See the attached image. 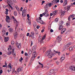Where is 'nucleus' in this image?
<instances>
[{
    "label": "nucleus",
    "mask_w": 75,
    "mask_h": 75,
    "mask_svg": "<svg viewBox=\"0 0 75 75\" xmlns=\"http://www.w3.org/2000/svg\"><path fill=\"white\" fill-rule=\"evenodd\" d=\"M51 50H50V51H48L46 52V55L47 56H48L49 58H51L53 55H54V54L52 53Z\"/></svg>",
    "instance_id": "nucleus-1"
},
{
    "label": "nucleus",
    "mask_w": 75,
    "mask_h": 75,
    "mask_svg": "<svg viewBox=\"0 0 75 75\" xmlns=\"http://www.w3.org/2000/svg\"><path fill=\"white\" fill-rule=\"evenodd\" d=\"M12 18H13L14 22L17 23L16 24V27H18V24H19L18 22L17 21L16 18H15L14 16H12Z\"/></svg>",
    "instance_id": "nucleus-2"
},
{
    "label": "nucleus",
    "mask_w": 75,
    "mask_h": 75,
    "mask_svg": "<svg viewBox=\"0 0 75 75\" xmlns=\"http://www.w3.org/2000/svg\"><path fill=\"white\" fill-rule=\"evenodd\" d=\"M71 45V43H69V44L66 45L65 46V47L64 48V50H68V48L69 47V45Z\"/></svg>",
    "instance_id": "nucleus-3"
},
{
    "label": "nucleus",
    "mask_w": 75,
    "mask_h": 75,
    "mask_svg": "<svg viewBox=\"0 0 75 75\" xmlns=\"http://www.w3.org/2000/svg\"><path fill=\"white\" fill-rule=\"evenodd\" d=\"M61 36H59L57 38V40L58 42H59L61 41Z\"/></svg>",
    "instance_id": "nucleus-4"
},
{
    "label": "nucleus",
    "mask_w": 75,
    "mask_h": 75,
    "mask_svg": "<svg viewBox=\"0 0 75 75\" xmlns=\"http://www.w3.org/2000/svg\"><path fill=\"white\" fill-rule=\"evenodd\" d=\"M16 46H17L18 48V49H20V48H21V45L19 43H18V42H16Z\"/></svg>",
    "instance_id": "nucleus-5"
},
{
    "label": "nucleus",
    "mask_w": 75,
    "mask_h": 75,
    "mask_svg": "<svg viewBox=\"0 0 75 75\" xmlns=\"http://www.w3.org/2000/svg\"><path fill=\"white\" fill-rule=\"evenodd\" d=\"M66 30L65 28H63L61 31V34H63L64 33L65 31H66Z\"/></svg>",
    "instance_id": "nucleus-6"
},
{
    "label": "nucleus",
    "mask_w": 75,
    "mask_h": 75,
    "mask_svg": "<svg viewBox=\"0 0 75 75\" xmlns=\"http://www.w3.org/2000/svg\"><path fill=\"white\" fill-rule=\"evenodd\" d=\"M70 69H71V70H73L74 71H75V67L72 66H70L69 67Z\"/></svg>",
    "instance_id": "nucleus-7"
},
{
    "label": "nucleus",
    "mask_w": 75,
    "mask_h": 75,
    "mask_svg": "<svg viewBox=\"0 0 75 75\" xmlns=\"http://www.w3.org/2000/svg\"><path fill=\"white\" fill-rule=\"evenodd\" d=\"M26 11L25 10H23L22 11V13H23L22 14V16H23L24 14L25 16V15H26Z\"/></svg>",
    "instance_id": "nucleus-8"
},
{
    "label": "nucleus",
    "mask_w": 75,
    "mask_h": 75,
    "mask_svg": "<svg viewBox=\"0 0 75 75\" xmlns=\"http://www.w3.org/2000/svg\"><path fill=\"white\" fill-rule=\"evenodd\" d=\"M43 16H44L45 17H48L49 15L48 13H42Z\"/></svg>",
    "instance_id": "nucleus-9"
},
{
    "label": "nucleus",
    "mask_w": 75,
    "mask_h": 75,
    "mask_svg": "<svg viewBox=\"0 0 75 75\" xmlns=\"http://www.w3.org/2000/svg\"><path fill=\"white\" fill-rule=\"evenodd\" d=\"M67 3H68L67 0H64V2L63 5V6H67Z\"/></svg>",
    "instance_id": "nucleus-10"
},
{
    "label": "nucleus",
    "mask_w": 75,
    "mask_h": 75,
    "mask_svg": "<svg viewBox=\"0 0 75 75\" xmlns=\"http://www.w3.org/2000/svg\"><path fill=\"white\" fill-rule=\"evenodd\" d=\"M46 37V36H45V35H44L42 38V40L40 41V43H42L43 42H42V41L44 40V39H45Z\"/></svg>",
    "instance_id": "nucleus-11"
},
{
    "label": "nucleus",
    "mask_w": 75,
    "mask_h": 75,
    "mask_svg": "<svg viewBox=\"0 0 75 75\" xmlns=\"http://www.w3.org/2000/svg\"><path fill=\"white\" fill-rule=\"evenodd\" d=\"M22 71V67H21L19 68L18 69L17 71L18 72H19L20 71Z\"/></svg>",
    "instance_id": "nucleus-12"
},
{
    "label": "nucleus",
    "mask_w": 75,
    "mask_h": 75,
    "mask_svg": "<svg viewBox=\"0 0 75 75\" xmlns=\"http://www.w3.org/2000/svg\"><path fill=\"white\" fill-rule=\"evenodd\" d=\"M4 40L5 42H7V41H8V38L5 37L4 38Z\"/></svg>",
    "instance_id": "nucleus-13"
},
{
    "label": "nucleus",
    "mask_w": 75,
    "mask_h": 75,
    "mask_svg": "<svg viewBox=\"0 0 75 75\" xmlns=\"http://www.w3.org/2000/svg\"><path fill=\"white\" fill-rule=\"evenodd\" d=\"M17 32H15L14 33L13 35L14 36V38H16V37H17Z\"/></svg>",
    "instance_id": "nucleus-14"
},
{
    "label": "nucleus",
    "mask_w": 75,
    "mask_h": 75,
    "mask_svg": "<svg viewBox=\"0 0 75 75\" xmlns=\"http://www.w3.org/2000/svg\"><path fill=\"white\" fill-rule=\"evenodd\" d=\"M36 48H37V45H35L33 47L32 49H33V50L34 51V50H36Z\"/></svg>",
    "instance_id": "nucleus-15"
},
{
    "label": "nucleus",
    "mask_w": 75,
    "mask_h": 75,
    "mask_svg": "<svg viewBox=\"0 0 75 75\" xmlns=\"http://www.w3.org/2000/svg\"><path fill=\"white\" fill-rule=\"evenodd\" d=\"M10 18L9 16H6V22H8V20H10Z\"/></svg>",
    "instance_id": "nucleus-16"
},
{
    "label": "nucleus",
    "mask_w": 75,
    "mask_h": 75,
    "mask_svg": "<svg viewBox=\"0 0 75 75\" xmlns=\"http://www.w3.org/2000/svg\"><path fill=\"white\" fill-rule=\"evenodd\" d=\"M63 28V26H62V25H60V27L59 28V30H61L62 29V28Z\"/></svg>",
    "instance_id": "nucleus-17"
},
{
    "label": "nucleus",
    "mask_w": 75,
    "mask_h": 75,
    "mask_svg": "<svg viewBox=\"0 0 75 75\" xmlns=\"http://www.w3.org/2000/svg\"><path fill=\"white\" fill-rule=\"evenodd\" d=\"M65 13V12L64 11H62L61 12V16H64Z\"/></svg>",
    "instance_id": "nucleus-18"
},
{
    "label": "nucleus",
    "mask_w": 75,
    "mask_h": 75,
    "mask_svg": "<svg viewBox=\"0 0 75 75\" xmlns=\"http://www.w3.org/2000/svg\"><path fill=\"white\" fill-rule=\"evenodd\" d=\"M9 31H10V32H11V33H12L13 31V28H10L9 29Z\"/></svg>",
    "instance_id": "nucleus-19"
},
{
    "label": "nucleus",
    "mask_w": 75,
    "mask_h": 75,
    "mask_svg": "<svg viewBox=\"0 0 75 75\" xmlns=\"http://www.w3.org/2000/svg\"><path fill=\"white\" fill-rule=\"evenodd\" d=\"M53 15H54V16H55V15H56L57 14V11H55L53 12Z\"/></svg>",
    "instance_id": "nucleus-20"
},
{
    "label": "nucleus",
    "mask_w": 75,
    "mask_h": 75,
    "mask_svg": "<svg viewBox=\"0 0 75 75\" xmlns=\"http://www.w3.org/2000/svg\"><path fill=\"white\" fill-rule=\"evenodd\" d=\"M70 8H71V6H67V11H68V10H70Z\"/></svg>",
    "instance_id": "nucleus-21"
},
{
    "label": "nucleus",
    "mask_w": 75,
    "mask_h": 75,
    "mask_svg": "<svg viewBox=\"0 0 75 75\" xmlns=\"http://www.w3.org/2000/svg\"><path fill=\"white\" fill-rule=\"evenodd\" d=\"M55 71L52 69H51L50 71V73H54Z\"/></svg>",
    "instance_id": "nucleus-22"
},
{
    "label": "nucleus",
    "mask_w": 75,
    "mask_h": 75,
    "mask_svg": "<svg viewBox=\"0 0 75 75\" xmlns=\"http://www.w3.org/2000/svg\"><path fill=\"white\" fill-rule=\"evenodd\" d=\"M36 57V56H33V57L32 58L31 60H32V61L34 60V58H35Z\"/></svg>",
    "instance_id": "nucleus-23"
},
{
    "label": "nucleus",
    "mask_w": 75,
    "mask_h": 75,
    "mask_svg": "<svg viewBox=\"0 0 75 75\" xmlns=\"http://www.w3.org/2000/svg\"><path fill=\"white\" fill-rule=\"evenodd\" d=\"M53 3L54 4H56L57 3V0H54L53 1Z\"/></svg>",
    "instance_id": "nucleus-24"
},
{
    "label": "nucleus",
    "mask_w": 75,
    "mask_h": 75,
    "mask_svg": "<svg viewBox=\"0 0 75 75\" xmlns=\"http://www.w3.org/2000/svg\"><path fill=\"white\" fill-rule=\"evenodd\" d=\"M40 23L42 24H44L45 23L44 22V21H43L42 20L40 21Z\"/></svg>",
    "instance_id": "nucleus-25"
},
{
    "label": "nucleus",
    "mask_w": 75,
    "mask_h": 75,
    "mask_svg": "<svg viewBox=\"0 0 75 75\" xmlns=\"http://www.w3.org/2000/svg\"><path fill=\"white\" fill-rule=\"evenodd\" d=\"M32 53V52L31 50H29L28 52V54H31Z\"/></svg>",
    "instance_id": "nucleus-26"
},
{
    "label": "nucleus",
    "mask_w": 75,
    "mask_h": 75,
    "mask_svg": "<svg viewBox=\"0 0 75 75\" xmlns=\"http://www.w3.org/2000/svg\"><path fill=\"white\" fill-rule=\"evenodd\" d=\"M69 50L70 51H72V50H73V48H72V47H69Z\"/></svg>",
    "instance_id": "nucleus-27"
},
{
    "label": "nucleus",
    "mask_w": 75,
    "mask_h": 75,
    "mask_svg": "<svg viewBox=\"0 0 75 75\" xmlns=\"http://www.w3.org/2000/svg\"><path fill=\"white\" fill-rule=\"evenodd\" d=\"M64 23V22L62 21H61L60 22V25H62L63 24V23Z\"/></svg>",
    "instance_id": "nucleus-28"
},
{
    "label": "nucleus",
    "mask_w": 75,
    "mask_h": 75,
    "mask_svg": "<svg viewBox=\"0 0 75 75\" xmlns=\"http://www.w3.org/2000/svg\"><path fill=\"white\" fill-rule=\"evenodd\" d=\"M8 67L9 68H10V69H11V68H12L11 67V64H9L8 65Z\"/></svg>",
    "instance_id": "nucleus-29"
},
{
    "label": "nucleus",
    "mask_w": 75,
    "mask_h": 75,
    "mask_svg": "<svg viewBox=\"0 0 75 75\" xmlns=\"http://www.w3.org/2000/svg\"><path fill=\"white\" fill-rule=\"evenodd\" d=\"M31 35H32V36H34V32L33 31L31 33Z\"/></svg>",
    "instance_id": "nucleus-30"
},
{
    "label": "nucleus",
    "mask_w": 75,
    "mask_h": 75,
    "mask_svg": "<svg viewBox=\"0 0 75 75\" xmlns=\"http://www.w3.org/2000/svg\"><path fill=\"white\" fill-rule=\"evenodd\" d=\"M14 14L15 16H16L17 15V12L16 11H15L14 12Z\"/></svg>",
    "instance_id": "nucleus-31"
},
{
    "label": "nucleus",
    "mask_w": 75,
    "mask_h": 75,
    "mask_svg": "<svg viewBox=\"0 0 75 75\" xmlns=\"http://www.w3.org/2000/svg\"><path fill=\"white\" fill-rule=\"evenodd\" d=\"M64 59H65V57H62L60 58V60H61V61H63L64 60Z\"/></svg>",
    "instance_id": "nucleus-32"
},
{
    "label": "nucleus",
    "mask_w": 75,
    "mask_h": 75,
    "mask_svg": "<svg viewBox=\"0 0 75 75\" xmlns=\"http://www.w3.org/2000/svg\"><path fill=\"white\" fill-rule=\"evenodd\" d=\"M5 65H4L3 66V67H7V63L6 62L5 63Z\"/></svg>",
    "instance_id": "nucleus-33"
},
{
    "label": "nucleus",
    "mask_w": 75,
    "mask_h": 75,
    "mask_svg": "<svg viewBox=\"0 0 75 75\" xmlns=\"http://www.w3.org/2000/svg\"><path fill=\"white\" fill-rule=\"evenodd\" d=\"M55 52V53H58V55H60V52H58L57 51H54Z\"/></svg>",
    "instance_id": "nucleus-34"
},
{
    "label": "nucleus",
    "mask_w": 75,
    "mask_h": 75,
    "mask_svg": "<svg viewBox=\"0 0 75 75\" xmlns=\"http://www.w3.org/2000/svg\"><path fill=\"white\" fill-rule=\"evenodd\" d=\"M48 7V4H46V6H45V8H46V9H47Z\"/></svg>",
    "instance_id": "nucleus-35"
},
{
    "label": "nucleus",
    "mask_w": 75,
    "mask_h": 75,
    "mask_svg": "<svg viewBox=\"0 0 75 75\" xmlns=\"http://www.w3.org/2000/svg\"><path fill=\"white\" fill-rule=\"evenodd\" d=\"M16 8L17 10V11H18V12L19 13L20 12V9H19V8H18V7L17 8V7H16Z\"/></svg>",
    "instance_id": "nucleus-36"
},
{
    "label": "nucleus",
    "mask_w": 75,
    "mask_h": 75,
    "mask_svg": "<svg viewBox=\"0 0 75 75\" xmlns=\"http://www.w3.org/2000/svg\"><path fill=\"white\" fill-rule=\"evenodd\" d=\"M36 52V51H35L34 52H33V53H32V55H34V56H35V53Z\"/></svg>",
    "instance_id": "nucleus-37"
},
{
    "label": "nucleus",
    "mask_w": 75,
    "mask_h": 75,
    "mask_svg": "<svg viewBox=\"0 0 75 75\" xmlns=\"http://www.w3.org/2000/svg\"><path fill=\"white\" fill-rule=\"evenodd\" d=\"M68 20H69V21H71V17L70 16L68 17Z\"/></svg>",
    "instance_id": "nucleus-38"
},
{
    "label": "nucleus",
    "mask_w": 75,
    "mask_h": 75,
    "mask_svg": "<svg viewBox=\"0 0 75 75\" xmlns=\"http://www.w3.org/2000/svg\"><path fill=\"white\" fill-rule=\"evenodd\" d=\"M48 13V11H47V9H46L45 10V13Z\"/></svg>",
    "instance_id": "nucleus-39"
},
{
    "label": "nucleus",
    "mask_w": 75,
    "mask_h": 75,
    "mask_svg": "<svg viewBox=\"0 0 75 75\" xmlns=\"http://www.w3.org/2000/svg\"><path fill=\"white\" fill-rule=\"evenodd\" d=\"M9 6H10V8H11V10H13V7H12V6H11V5H10V4H9Z\"/></svg>",
    "instance_id": "nucleus-40"
},
{
    "label": "nucleus",
    "mask_w": 75,
    "mask_h": 75,
    "mask_svg": "<svg viewBox=\"0 0 75 75\" xmlns=\"http://www.w3.org/2000/svg\"><path fill=\"white\" fill-rule=\"evenodd\" d=\"M70 17H71V18H73V17H74V15H71L70 16Z\"/></svg>",
    "instance_id": "nucleus-41"
},
{
    "label": "nucleus",
    "mask_w": 75,
    "mask_h": 75,
    "mask_svg": "<svg viewBox=\"0 0 75 75\" xmlns=\"http://www.w3.org/2000/svg\"><path fill=\"white\" fill-rule=\"evenodd\" d=\"M3 73V70H0V75Z\"/></svg>",
    "instance_id": "nucleus-42"
},
{
    "label": "nucleus",
    "mask_w": 75,
    "mask_h": 75,
    "mask_svg": "<svg viewBox=\"0 0 75 75\" xmlns=\"http://www.w3.org/2000/svg\"><path fill=\"white\" fill-rule=\"evenodd\" d=\"M40 27V26L39 25H38L36 26V28L37 29H39V28Z\"/></svg>",
    "instance_id": "nucleus-43"
},
{
    "label": "nucleus",
    "mask_w": 75,
    "mask_h": 75,
    "mask_svg": "<svg viewBox=\"0 0 75 75\" xmlns=\"http://www.w3.org/2000/svg\"><path fill=\"white\" fill-rule=\"evenodd\" d=\"M11 44L12 45H13V44H14V41H12L11 42Z\"/></svg>",
    "instance_id": "nucleus-44"
},
{
    "label": "nucleus",
    "mask_w": 75,
    "mask_h": 75,
    "mask_svg": "<svg viewBox=\"0 0 75 75\" xmlns=\"http://www.w3.org/2000/svg\"><path fill=\"white\" fill-rule=\"evenodd\" d=\"M23 8L22 7H21L20 9V11H23Z\"/></svg>",
    "instance_id": "nucleus-45"
},
{
    "label": "nucleus",
    "mask_w": 75,
    "mask_h": 75,
    "mask_svg": "<svg viewBox=\"0 0 75 75\" xmlns=\"http://www.w3.org/2000/svg\"><path fill=\"white\" fill-rule=\"evenodd\" d=\"M48 4L49 7H51V6H52V4H51V3H50Z\"/></svg>",
    "instance_id": "nucleus-46"
},
{
    "label": "nucleus",
    "mask_w": 75,
    "mask_h": 75,
    "mask_svg": "<svg viewBox=\"0 0 75 75\" xmlns=\"http://www.w3.org/2000/svg\"><path fill=\"white\" fill-rule=\"evenodd\" d=\"M55 21H56V22H57V21H58V19L57 18H56L55 20Z\"/></svg>",
    "instance_id": "nucleus-47"
},
{
    "label": "nucleus",
    "mask_w": 75,
    "mask_h": 75,
    "mask_svg": "<svg viewBox=\"0 0 75 75\" xmlns=\"http://www.w3.org/2000/svg\"><path fill=\"white\" fill-rule=\"evenodd\" d=\"M25 56H28V53L26 52L25 53Z\"/></svg>",
    "instance_id": "nucleus-48"
},
{
    "label": "nucleus",
    "mask_w": 75,
    "mask_h": 75,
    "mask_svg": "<svg viewBox=\"0 0 75 75\" xmlns=\"http://www.w3.org/2000/svg\"><path fill=\"white\" fill-rule=\"evenodd\" d=\"M8 55H10L11 54V52H8Z\"/></svg>",
    "instance_id": "nucleus-49"
},
{
    "label": "nucleus",
    "mask_w": 75,
    "mask_h": 75,
    "mask_svg": "<svg viewBox=\"0 0 75 75\" xmlns=\"http://www.w3.org/2000/svg\"><path fill=\"white\" fill-rule=\"evenodd\" d=\"M35 30V33L36 34H38V31H37V30Z\"/></svg>",
    "instance_id": "nucleus-50"
},
{
    "label": "nucleus",
    "mask_w": 75,
    "mask_h": 75,
    "mask_svg": "<svg viewBox=\"0 0 75 75\" xmlns=\"http://www.w3.org/2000/svg\"><path fill=\"white\" fill-rule=\"evenodd\" d=\"M40 17H42V16H43V14H40Z\"/></svg>",
    "instance_id": "nucleus-51"
},
{
    "label": "nucleus",
    "mask_w": 75,
    "mask_h": 75,
    "mask_svg": "<svg viewBox=\"0 0 75 75\" xmlns=\"http://www.w3.org/2000/svg\"><path fill=\"white\" fill-rule=\"evenodd\" d=\"M50 31L51 33H52V32H54V30H52V29H51L50 30Z\"/></svg>",
    "instance_id": "nucleus-52"
},
{
    "label": "nucleus",
    "mask_w": 75,
    "mask_h": 75,
    "mask_svg": "<svg viewBox=\"0 0 75 75\" xmlns=\"http://www.w3.org/2000/svg\"><path fill=\"white\" fill-rule=\"evenodd\" d=\"M46 49V47H45L43 48V51H45Z\"/></svg>",
    "instance_id": "nucleus-53"
},
{
    "label": "nucleus",
    "mask_w": 75,
    "mask_h": 75,
    "mask_svg": "<svg viewBox=\"0 0 75 75\" xmlns=\"http://www.w3.org/2000/svg\"><path fill=\"white\" fill-rule=\"evenodd\" d=\"M33 37V36L31 34V35H30V36H29V37L30 38V37Z\"/></svg>",
    "instance_id": "nucleus-54"
},
{
    "label": "nucleus",
    "mask_w": 75,
    "mask_h": 75,
    "mask_svg": "<svg viewBox=\"0 0 75 75\" xmlns=\"http://www.w3.org/2000/svg\"><path fill=\"white\" fill-rule=\"evenodd\" d=\"M30 35V33H27V34L26 35L27 36H29V35Z\"/></svg>",
    "instance_id": "nucleus-55"
},
{
    "label": "nucleus",
    "mask_w": 75,
    "mask_h": 75,
    "mask_svg": "<svg viewBox=\"0 0 75 75\" xmlns=\"http://www.w3.org/2000/svg\"><path fill=\"white\" fill-rule=\"evenodd\" d=\"M13 54V55L14 57H15L16 56V53H14V54Z\"/></svg>",
    "instance_id": "nucleus-56"
},
{
    "label": "nucleus",
    "mask_w": 75,
    "mask_h": 75,
    "mask_svg": "<svg viewBox=\"0 0 75 75\" xmlns=\"http://www.w3.org/2000/svg\"><path fill=\"white\" fill-rule=\"evenodd\" d=\"M28 23H29V24L30 25H31V23H30V21H28Z\"/></svg>",
    "instance_id": "nucleus-57"
},
{
    "label": "nucleus",
    "mask_w": 75,
    "mask_h": 75,
    "mask_svg": "<svg viewBox=\"0 0 75 75\" xmlns=\"http://www.w3.org/2000/svg\"><path fill=\"white\" fill-rule=\"evenodd\" d=\"M12 52H13V54H14V49H12Z\"/></svg>",
    "instance_id": "nucleus-58"
},
{
    "label": "nucleus",
    "mask_w": 75,
    "mask_h": 75,
    "mask_svg": "<svg viewBox=\"0 0 75 75\" xmlns=\"http://www.w3.org/2000/svg\"><path fill=\"white\" fill-rule=\"evenodd\" d=\"M41 19L42 18H41V17H39V20H41Z\"/></svg>",
    "instance_id": "nucleus-59"
},
{
    "label": "nucleus",
    "mask_w": 75,
    "mask_h": 75,
    "mask_svg": "<svg viewBox=\"0 0 75 75\" xmlns=\"http://www.w3.org/2000/svg\"><path fill=\"white\" fill-rule=\"evenodd\" d=\"M62 57H63L65 58V55L64 54H63L62 55Z\"/></svg>",
    "instance_id": "nucleus-60"
},
{
    "label": "nucleus",
    "mask_w": 75,
    "mask_h": 75,
    "mask_svg": "<svg viewBox=\"0 0 75 75\" xmlns=\"http://www.w3.org/2000/svg\"><path fill=\"white\" fill-rule=\"evenodd\" d=\"M41 67L42 68H43L44 67V66L43 65V64H41Z\"/></svg>",
    "instance_id": "nucleus-61"
},
{
    "label": "nucleus",
    "mask_w": 75,
    "mask_h": 75,
    "mask_svg": "<svg viewBox=\"0 0 75 75\" xmlns=\"http://www.w3.org/2000/svg\"><path fill=\"white\" fill-rule=\"evenodd\" d=\"M27 17H28V18L30 17V15H29L28 14H27Z\"/></svg>",
    "instance_id": "nucleus-62"
},
{
    "label": "nucleus",
    "mask_w": 75,
    "mask_h": 75,
    "mask_svg": "<svg viewBox=\"0 0 75 75\" xmlns=\"http://www.w3.org/2000/svg\"><path fill=\"white\" fill-rule=\"evenodd\" d=\"M3 53L1 52H0V55H1Z\"/></svg>",
    "instance_id": "nucleus-63"
},
{
    "label": "nucleus",
    "mask_w": 75,
    "mask_h": 75,
    "mask_svg": "<svg viewBox=\"0 0 75 75\" xmlns=\"http://www.w3.org/2000/svg\"><path fill=\"white\" fill-rule=\"evenodd\" d=\"M44 31V29H43L41 31V33H43Z\"/></svg>",
    "instance_id": "nucleus-64"
}]
</instances>
